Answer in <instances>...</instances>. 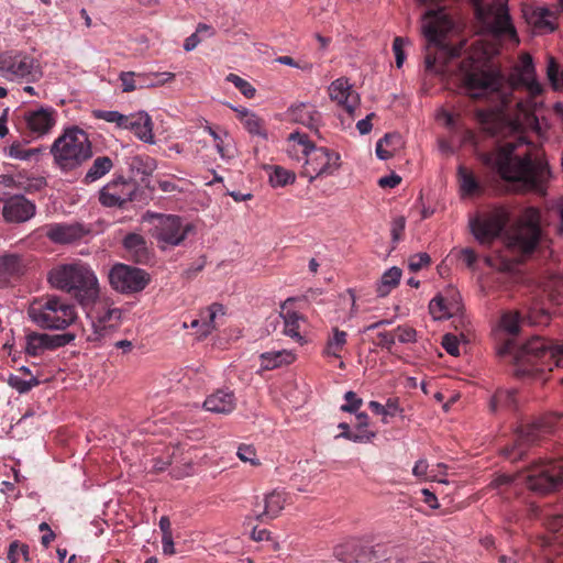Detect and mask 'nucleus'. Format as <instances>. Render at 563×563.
<instances>
[{"label":"nucleus","mask_w":563,"mask_h":563,"mask_svg":"<svg viewBox=\"0 0 563 563\" xmlns=\"http://www.w3.org/2000/svg\"><path fill=\"white\" fill-rule=\"evenodd\" d=\"M497 353L514 364V374L521 378H541L554 367L563 368V349L540 335L521 344L507 339L498 346Z\"/></svg>","instance_id":"1"},{"label":"nucleus","mask_w":563,"mask_h":563,"mask_svg":"<svg viewBox=\"0 0 563 563\" xmlns=\"http://www.w3.org/2000/svg\"><path fill=\"white\" fill-rule=\"evenodd\" d=\"M526 144V139L520 136L514 142H506L482 153L479 159L499 176H543L548 172L547 164L528 148L522 150Z\"/></svg>","instance_id":"2"},{"label":"nucleus","mask_w":563,"mask_h":563,"mask_svg":"<svg viewBox=\"0 0 563 563\" xmlns=\"http://www.w3.org/2000/svg\"><path fill=\"white\" fill-rule=\"evenodd\" d=\"M47 280L53 288L70 295L80 305L91 302L100 292L95 272L80 261L55 265L48 272Z\"/></svg>","instance_id":"3"},{"label":"nucleus","mask_w":563,"mask_h":563,"mask_svg":"<svg viewBox=\"0 0 563 563\" xmlns=\"http://www.w3.org/2000/svg\"><path fill=\"white\" fill-rule=\"evenodd\" d=\"M49 152L63 173L76 170L93 155L88 133L76 125L64 128Z\"/></svg>","instance_id":"4"},{"label":"nucleus","mask_w":563,"mask_h":563,"mask_svg":"<svg viewBox=\"0 0 563 563\" xmlns=\"http://www.w3.org/2000/svg\"><path fill=\"white\" fill-rule=\"evenodd\" d=\"M489 52L479 41L473 44L472 55L459 67V76L466 93L472 98H483L498 91L500 78L496 73L483 69Z\"/></svg>","instance_id":"5"},{"label":"nucleus","mask_w":563,"mask_h":563,"mask_svg":"<svg viewBox=\"0 0 563 563\" xmlns=\"http://www.w3.org/2000/svg\"><path fill=\"white\" fill-rule=\"evenodd\" d=\"M27 314L36 325L49 330H64L77 319L74 305L55 295L34 299Z\"/></svg>","instance_id":"6"},{"label":"nucleus","mask_w":563,"mask_h":563,"mask_svg":"<svg viewBox=\"0 0 563 563\" xmlns=\"http://www.w3.org/2000/svg\"><path fill=\"white\" fill-rule=\"evenodd\" d=\"M142 220L150 225L152 236L164 249L165 245L178 246L194 232L195 227L190 222L176 214L156 213L146 211Z\"/></svg>","instance_id":"7"},{"label":"nucleus","mask_w":563,"mask_h":563,"mask_svg":"<svg viewBox=\"0 0 563 563\" xmlns=\"http://www.w3.org/2000/svg\"><path fill=\"white\" fill-rule=\"evenodd\" d=\"M0 76L9 81L34 84L43 77L40 60L20 49L0 52Z\"/></svg>","instance_id":"8"},{"label":"nucleus","mask_w":563,"mask_h":563,"mask_svg":"<svg viewBox=\"0 0 563 563\" xmlns=\"http://www.w3.org/2000/svg\"><path fill=\"white\" fill-rule=\"evenodd\" d=\"M80 306L86 310L89 321V329H82L89 342L99 343L120 322L121 310L99 296L93 298L91 302Z\"/></svg>","instance_id":"9"},{"label":"nucleus","mask_w":563,"mask_h":563,"mask_svg":"<svg viewBox=\"0 0 563 563\" xmlns=\"http://www.w3.org/2000/svg\"><path fill=\"white\" fill-rule=\"evenodd\" d=\"M561 419V416L550 413L520 426L516 431L514 446L506 452L507 456L511 460L522 459L529 446L541 444L558 430Z\"/></svg>","instance_id":"10"},{"label":"nucleus","mask_w":563,"mask_h":563,"mask_svg":"<svg viewBox=\"0 0 563 563\" xmlns=\"http://www.w3.org/2000/svg\"><path fill=\"white\" fill-rule=\"evenodd\" d=\"M541 236L540 212L536 208H528L520 221L506 233V246L521 255L531 254Z\"/></svg>","instance_id":"11"},{"label":"nucleus","mask_w":563,"mask_h":563,"mask_svg":"<svg viewBox=\"0 0 563 563\" xmlns=\"http://www.w3.org/2000/svg\"><path fill=\"white\" fill-rule=\"evenodd\" d=\"M477 18L495 35L508 36L515 45L519 38L511 22L507 0H471Z\"/></svg>","instance_id":"12"},{"label":"nucleus","mask_w":563,"mask_h":563,"mask_svg":"<svg viewBox=\"0 0 563 563\" xmlns=\"http://www.w3.org/2000/svg\"><path fill=\"white\" fill-rule=\"evenodd\" d=\"M509 222V214L504 208H495L470 220L475 239L484 245L498 238Z\"/></svg>","instance_id":"13"},{"label":"nucleus","mask_w":563,"mask_h":563,"mask_svg":"<svg viewBox=\"0 0 563 563\" xmlns=\"http://www.w3.org/2000/svg\"><path fill=\"white\" fill-rule=\"evenodd\" d=\"M150 280V275L145 271L121 263L115 264L109 273L111 287L121 294L140 292Z\"/></svg>","instance_id":"14"},{"label":"nucleus","mask_w":563,"mask_h":563,"mask_svg":"<svg viewBox=\"0 0 563 563\" xmlns=\"http://www.w3.org/2000/svg\"><path fill=\"white\" fill-rule=\"evenodd\" d=\"M334 556L344 563H377L386 560L384 545L366 547L356 540H350L334 548Z\"/></svg>","instance_id":"15"},{"label":"nucleus","mask_w":563,"mask_h":563,"mask_svg":"<svg viewBox=\"0 0 563 563\" xmlns=\"http://www.w3.org/2000/svg\"><path fill=\"white\" fill-rule=\"evenodd\" d=\"M303 176H327L338 172L340 156L325 147H316L305 159Z\"/></svg>","instance_id":"16"},{"label":"nucleus","mask_w":563,"mask_h":563,"mask_svg":"<svg viewBox=\"0 0 563 563\" xmlns=\"http://www.w3.org/2000/svg\"><path fill=\"white\" fill-rule=\"evenodd\" d=\"M135 190L133 178H114L102 188L99 199L106 207H121L134 199Z\"/></svg>","instance_id":"17"},{"label":"nucleus","mask_w":563,"mask_h":563,"mask_svg":"<svg viewBox=\"0 0 563 563\" xmlns=\"http://www.w3.org/2000/svg\"><path fill=\"white\" fill-rule=\"evenodd\" d=\"M452 26V21L442 9L430 10L422 18V33L430 44L442 45Z\"/></svg>","instance_id":"18"},{"label":"nucleus","mask_w":563,"mask_h":563,"mask_svg":"<svg viewBox=\"0 0 563 563\" xmlns=\"http://www.w3.org/2000/svg\"><path fill=\"white\" fill-rule=\"evenodd\" d=\"M75 335L67 332L63 334H47L32 332L26 335L25 352L31 356H38L47 350L69 344Z\"/></svg>","instance_id":"19"},{"label":"nucleus","mask_w":563,"mask_h":563,"mask_svg":"<svg viewBox=\"0 0 563 563\" xmlns=\"http://www.w3.org/2000/svg\"><path fill=\"white\" fill-rule=\"evenodd\" d=\"M35 210V205L24 196L14 195L3 199L2 216L5 222H25L34 217Z\"/></svg>","instance_id":"20"},{"label":"nucleus","mask_w":563,"mask_h":563,"mask_svg":"<svg viewBox=\"0 0 563 563\" xmlns=\"http://www.w3.org/2000/svg\"><path fill=\"white\" fill-rule=\"evenodd\" d=\"M537 102L530 97L516 104V112L510 121L511 130L516 132L532 130L541 132V125L536 115Z\"/></svg>","instance_id":"21"},{"label":"nucleus","mask_w":563,"mask_h":563,"mask_svg":"<svg viewBox=\"0 0 563 563\" xmlns=\"http://www.w3.org/2000/svg\"><path fill=\"white\" fill-rule=\"evenodd\" d=\"M126 122L123 125L124 130L133 132V134L142 142L154 144L155 135L153 132V121L151 115L144 111H137L126 114Z\"/></svg>","instance_id":"22"},{"label":"nucleus","mask_w":563,"mask_h":563,"mask_svg":"<svg viewBox=\"0 0 563 563\" xmlns=\"http://www.w3.org/2000/svg\"><path fill=\"white\" fill-rule=\"evenodd\" d=\"M329 96L350 114L354 112L360 102L358 95L352 89V85L346 78L332 81L329 86Z\"/></svg>","instance_id":"23"},{"label":"nucleus","mask_w":563,"mask_h":563,"mask_svg":"<svg viewBox=\"0 0 563 563\" xmlns=\"http://www.w3.org/2000/svg\"><path fill=\"white\" fill-rule=\"evenodd\" d=\"M27 129L37 135L48 133L56 123V111L51 107H41L24 114Z\"/></svg>","instance_id":"24"},{"label":"nucleus","mask_w":563,"mask_h":563,"mask_svg":"<svg viewBox=\"0 0 563 563\" xmlns=\"http://www.w3.org/2000/svg\"><path fill=\"white\" fill-rule=\"evenodd\" d=\"M25 272V262L18 254L0 256V288L9 287L20 280Z\"/></svg>","instance_id":"25"},{"label":"nucleus","mask_w":563,"mask_h":563,"mask_svg":"<svg viewBox=\"0 0 563 563\" xmlns=\"http://www.w3.org/2000/svg\"><path fill=\"white\" fill-rule=\"evenodd\" d=\"M238 399L229 388H221L209 395L203 401L207 411L220 415H229L236 408Z\"/></svg>","instance_id":"26"},{"label":"nucleus","mask_w":563,"mask_h":563,"mask_svg":"<svg viewBox=\"0 0 563 563\" xmlns=\"http://www.w3.org/2000/svg\"><path fill=\"white\" fill-rule=\"evenodd\" d=\"M46 236L54 243H73L84 238L88 231L78 223L71 224H49L45 229Z\"/></svg>","instance_id":"27"},{"label":"nucleus","mask_w":563,"mask_h":563,"mask_svg":"<svg viewBox=\"0 0 563 563\" xmlns=\"http://www.w3.org/2000/svg\"><path fill=\"white\" fill-rule=\"evenodd\" d=\"M227 104L236 113L239 121L247 131V133H250L252 136H257L263 140L267 139L265 122L258 114L244 107H236L231 103Z\"/></svg>","instance_id":"28"},{"label":"nucleus","mask_w":563,"mask_h":563,"mask_svg":"<svg viewBox=\"0 0 563 563\" xmlns=\"http://www.w3.org/2000/svg\"><path fill=\"white\" fill-rule=\"evenodd\" d=\"M516 73L518 80L531 96H538L542 92V85L537 79L534 64L529 54L521 55Z\"/></svg>","instance_id":"29"},{"label":"nucleus","mask_w":563,"mask_h":563,"mask_svg":"<svg viewBox=\"0 0 563 563\" xmlns=\"http://www.w3.org/2000/svg\"><path fill=\"white\" fill-rule=\"evenodd\" d=\"M499 180V178H495ZM548 178H500L506 191L518 194L534 192L539 196H544L547 191Z\"/></svg>","instance_id":"30"},{"label":"nucleus","mask_w":563,"mask_h":563,"mask_svg":"<svg viewBox=\"0 0 563 563\" xmlns=\"http://www.w3.org/2000/svg\"><path fill=\"white\" fill-rule=\"evenodd\" d=\"M289 118L311 130H317L321 122V114L316 106L309 102L292 104L288 109Z\"/></svg>","instance_id":"31"},{"label":"nucleus","mask_w":563,"mask_h":563,"mask_svg":"<svg viewBox=\"0 0 563 563\" xmlns=\"http://www.w3.org/2000/svg\"><path fill=\"white\" fill-rule=\"evenodd\" d=\"M202 128L212 137L214 146L222 158H231L234 156V141L225 129L219 125L213 126L207 121Z\"/></svg>","instance_id":"32"},{"label":"nucleus","mask_w":563,"mask_h":563,"mask_svg":"<svg viewBox=\"0 0 563 563\" xmlns=\"http://www.w3.org/2000/svg\"><path fill=\"white\" fill-rule=\"evenodd\" d=\"M123 245L129 257L135 263L148 264L151 262L152 253L142 235L137 233H129L123 240Z\"/></svg>","instance_id":"33"},{"label":"nucleus","mask_w":563,"mask_h":563,"mask_svg":"<svg viewBox=\"0 0 563 563\" xmlns=\"http://www.w3.org/2000/svg\"><path fill=\"white\" fill-rule=\"evenodd\" d=\"M527 21L542 33H551L555 30L554 14L545 7L532 8L526 12Z\"/></svg>","instance_id":"34"},{"label":"nucleus","mask_w":563,"mask_h":563,"mask_svg":"<svg viewBox=\"0 0 563 563\" xmlns=\"http://www.w3.org/2000/svg\"><path fill=\"white\" fill-rule=\"evenodd\" d=\"M287 152L298 161L307 159L310 152L316 148L308 135L300 132L290 133L287 137Z\"/></svg>","instance_id":"35"},{"label":"nucleus","mask_w":563,"mask_h":563,"mask_svg":"<svg viewBox=\"0 0 563 563\" xmlns=\"http://www.w3.org/2000/svg\"><path fill=\"white\" fill-rule=\"evenodd\" d=\"M286 498L283 492L273 490L267 494L264 499V509L258 511L254 509V515L258 520L274 519L284 509Z\"/></svg>","instance_id":"36"},{"label":"nucleus","mask_w":563,"mask_h":563,"mask_svg":"<svg viewBox=\"0 0 563 563\" xmlns=\"http://www.w3.org/2000/svg\"><path fill=\"white\" fill-rule=\"evenodd\" d=\"M218 314H224L221 303H212L200 312V318L192 320L191 328L200 327V335L207 336L216 329V318Z\"/></svg>","instance_id":"37"},{"label":"nucleus","mask_w":563,"mask_h":563,"mask_svg":"<svg viewBox=\"0 0 563 563\" xmlns=\"http://www.w3.org/2000/svg\"><path fill=\"white\" fill-rule=\"evenodd\" d=\"M260 360L262 369L272 371L291 364L295 361V354L289 350L271 351L262 353Z\"/></svg>","instance_id":"38"},{"label":"nucleus","mask_w":563,"mask_h":563,"mask_svg":"<svg viewBox=\"0 0 563 563\" xmlns=\"http://www.w3.org/2000/svg\"><path fill=\"white\" fill-rule=\"evenodd\" d=\"M284 320V334L291 338L296 342L302 343L303 336L300 334V325L305 322L301 314L296 311L287 310L285 313H280Z\"/></svg>","instance_id":"39"},{"label":"nucleus","mask_w":563,"mask_h":563,"mask_svg":"<svg viewBox=\"0 0 563 563\" xmlns=\"http://www.w3.org/2000/svg\"><path fill=\"white\" fill-rule=\"evenodd\" d=\"M402 145L399 134H386L376 144V155L380 159H388L391 157Z\"/></svg>","instance_id":"40"},{"label":"nucleus","mask_w":563,"mask_h":563,"mask_svg":"<svg viewBox=\"0 0 563 563\" xmlns=\"http://www.w3.org/2000/svg\"><path fill=\"white\" fill-rule=\"evenodd\" d=\"M401 274V269L396 266L387 269L383 274L376 288L378 297H386L394 288H396L400 282Z\"/></svg>","instance_id":"41"},{"label":"nucleus","mask_w":563,"mask_h":563,"mask_svg":"<svg viewBox=\"0 0 563 563\" xmlns=\"http://www.w3.org/2000/svg\"><path fill=\"white\" fill-rule=\"evenodd\" d=\"M347 333L338 328L333 329V335L328 339L323 354L327 356L341 357V352L346 344Z\"/></svg>","instance_id":"42"},{"label":"nucleus","mask_w":563,"mask_h":563,"mask_svg":"<svg viewBox=\"0 0 563 563\" xmlns=\"http://www.w3.org/2000/svg\"><path fill=\"white\" fill-rule=\"evenodd\" d=\"M516 396H517V391L515 389L497 390L495 393V395L492 397L490 409L493 411H495L501 407L509 408V409L515 408L516 401H517Z\"/></svg>","instance_id":"43"},{"label":"nucleus","mask_w":563,"mask_h":563,"mask_svg":"<svg viewBox=\"0 0 563 563\" xmlns=\"http://www.w3.org/2000/svg\"><path fill=\"white\" fill-rule=\"evenodd\" d=\"M460 191L462 198H475L485 192L481 178H460Z\"/></svg>","instance_id":"44"},{"label":"nucleus","mask_w":563,"mask_h":563,"mask_svg":"<svg viewBox=\"0 0 563 563\" xmlns=\"http://www.w3.org/2000/svg\"><path fill=\"white\" fill-rule=\"evenodd\" d=\"M522 318L518 311H507L500 317V328L508 334L515 336L520 331Z\"/></svg>","instance_id":"45"},{"label":"nucleus","mask_w":563,"mask_h":563,"mask_svg":"<svg viewBox=\"0 0 563 563\" xmlns=\"http://www.w3.org/2000/svg\"><path fill=\"white\" fill-rule=\"evenodd\" d=\"M41 152V148H25L18 143H13L7 148L9 157L20 161H31L33 158L36 159Z\"/></svg>","instance_id":"46"},{"label":"nucleus","mask_w":563,"mask_h":563,"mask_svg":"<svg viewBox=\"0 0 563 563\" xmlns=\"http://www.w3.org/2000/svg\"><path fill=\"white\" fill-rule=\"evenodd\" d=\"M547 77L554 90L563 88V70L553 57L548 58Z\"/></svg>","instance_id":"47"},{"label":"nucleus","mask_w":563,"mask_h":563,"mask_svg":"<svg viewBox=\"0 0 563 563\" xmlns=\"http://www.w3.org/2000/svg\"><path fill=\"white\" fill-rule=\"evenodd\" d=\"M145 74H135V73H122L120 75V80L122 85V90L124 92L134 91L137 88L145 87L144 80Z\"/></svg>","instance_id":"48"},{"label":"nucleus","mask_w":563,"mask_h":563,"mask_svg":"<svg viewBox=\"0 0 563 563\" xmlns=\"http://www.w3.org/2000/svg\"><path fill=\"white\" fill-rule=\"evenodd\" d=\"M113 167V162L108 156H98L91 167L88 169L86 176H104Z\"/></svg>","instance_id":"49"},{"label":"nucleus","mask_w":563,"mask_h":563,"mask_svg":"<svg viewBox=\"0 0 563 563\" xmlns=\"http://www.w3.org/2000/svg\"><path fill=\"white\" fill-rule=\"evenodd\" d=\"M93 117L109 123H114L120 129H123V125L126 122V114H122L115 110H95Z\"/></svg>","instance_id":"50"},{"label":"nucleus","mask_w":563,"mask_h":563,"mask_svg":"<svg viewBox=\"0 0 563 563\" xmlns=\"http://www.w3.org/2000/svg\"><path fill=\"white\" fill-rule=\"evenodd\" d=\"M225 79L227 81L233 84L234 87L238 88L244 97L251 99L255 96L256 89L242 77L235 74H229Z\"/></svg>","instance_id":"51"},{"label":"nucleus","mask_w":563,"mask_h":563,"mask_svg":"<svg viewBox=\"0 0 563 563\" xmlns=\"http://www.w3.org/2000/svg\"><path fill=\"white\" fill-rule=\"evenodd\" d=\"M406 229V218L404 216H397L393 219L390 223V235H391V243L393 249L396 247V245L404 240Z\"/></svg>","instance_id":"52"},{"label":"nucleus","mask_w":563,"mask_h":563,"mask_svg":"<svg viewBox=\"0 0 563 563\" xmlns=\"http://www.w3.org/2000/svg\"><path fill=\"white\" fill-rule=\"evenodd\" d=\"M175 79V74L170 71L150 73L145 74L144 85L145 87H157Z\"/></svg>","instance_id":"53"},{"label":"nucleus","mask_w":563,"mask_h":563,"mask_svg":"<svg viewBox=\"0 0 563 563\" xmlns=\"http://www.w3.org/2000/svg\"><path fill=\"white\" fill-rule=\"evenodd\" d=\"M30 548L19 541H13L9 547L8 559L10 563H16L19 556H23L25 561H29Z\"/></svg>","instance_id":"54"},{"label":"nucleus","mask_w":563,"mask_h":563,"mask_svg":"<svg viewBox=\"0 0 563 563\" xmlns=\"http://www.w3.org/2000/svg\"><path fill=\"white\" fill-rule=\"evenodd\" d=\"M9 384L11 387L15 388L19 393H27L33 387L37 386L40 384L38 379L35 377H31L29 380L22 379L19 376H11L9 378Z\"/></svg>","instance_id":"55"},{"label":"nucleus","mask_w":563,"mask_h":563,"mask_svg":"<svg viewBox=\"0 0 563 563\" xmlns=\"http://www.w3.org/2000/svg\"><path fill=\"white\" fill-rule=\"evenodd\" d=\"M429 311L433 319L440 320L449 316L448 308L442 297H434L429 303Z\"/></svg>","instance_id":"56"},{"label":"nucleus","mask_w":563,"mask_h":563,"mask_svg":"<svg viewBox=\"0 0 563 563\" xmlns=\"http://www.w3.org/2000/svg\"><path fill=\"white\" fill-rule=\"evenodd\" d=\"M395 338L400 343H412L417 339V331L408 325H399L394 330Z\"/></svg>","instance_id":"57"},{"label":"nucleus","mask_w":563,"mask_h":563,"mask_svg":"<svg viewBox=\"0 0 563 563\" xmlns=\"http://www.w3.org/2000/svg\"><path fill=\"white\" fill-rule=\"evenodd\" d=\"M236 454L243 462H250L252 465L260 464V461L256 459V451L252 445L241 444Z\"/></svg>","instance_id":"58"},{"label":"nucleus","mask_w":563,"mask_h":563,"mask_svg":"<svg viewBox=\"0 0 563 563\" xmlns=\"http://www.w3.org/2000/svg\"><path fill=\"white\" fill-rule=\"evenodd\" d=\"M430 262L431 258L427 253H418L409 257L408 267L411 272H418L422 267L429 265Z\"/></svg>","instance_id":"59"},{"label":"nucleus","mask_w":563,"mask_h":563,"mask_svg":"<svg viewBox=\"0 0 563 563\" xmlns=\"http://www.w3.org/2000/svg\"><path fill=\"white\" fill-rule=\"evenodd\" d=\"M341 437L353 442H367L375 437V433L368 431L367 429H357V432H352L350 430L342 432Z\"/></svg>","instance_id":"60"},{"label":"nucleus","mask_w":563,"mask_h":563,"mask_svg":"<svg viewBox=\"0 0 563 563\" xmlns=\"http://www.w3.org/2000/svg\"><path fill=\"white\" fill-rule=\"evenodd\" d=\"M344 399L346 402L341 406V410L345 412H356L363 402L354 391H347Z\"/></svg>","instance_id":"61"},{"label":"nucleus","mask_w":563,"mask_h":563,"mask_svg":"<svg viewBox=\"0 0 563 563\" xmlns=\"http://www.w3.org/2000/svg\"><path fill=\"white\" fill-rule=\"evenodd\" d=\"M519 479H520L519 477H515V476H511V475L503 474V475L497 476L492 482V485L494 487L498 488V489H500L503 487L515 488V486L517 485V482Z\"/></svg>","instance_id":"62"},{"label":"nucleus","mask_w":563,"mask_h":563,"mask_svg":"<svg viewBox=\"0 0 563 563\" xmlns=\"http://www.w3.org/2000/svg\"><path fill=\"white\" fill-rule=\"evenodd\" d=\"M405 40L401 37H396L393 43V51L395 53L396 65L400 68L405 62V53H404Z\"/></svg>","instance_id":"63"},{"label":"nucleus","mask_w":563,"mask_h":563,"mask_svg":"<svg viewBox=\"0 0 563 563\" xmlns=\"http://www.w3.org/2000/svg\"><path fill=\"white\" fill-rule=\"evenodd\" d=\"M442 346L449 354L453 356H456L460 353L459 342L454 335L445 334L443 336Z\"/></svg>","instance_id":"64"}]
</instances>
